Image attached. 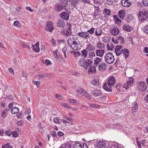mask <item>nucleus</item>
<instances>
[{
  "instance_id": "c03bdc74",
  "label": "nucleus",
  "mask_w": 148,
  "mask_h": 148,
  "mask_svg": "<svg viewBox=\"0 0 148 148\" xmlns=\"http://www.w3.org/2000/svg\"><path fill=\"white\" fill-rule=\"evenodd\" d=\"M14 26L17 27H20L21 26V24L20 22L17 21H14Z\"/></svg>"
},
{
  "instance_id": "20e7f679",
  "label": "nucleus",
  "mask_w": 148,
  "mask_h": 148,
  "mask_svg": "<svg viewBox=\"0 0 148 148\" xmlns=\"http://www.w3.org/2000/svg\"><path fill=\"white\" fill-rule=\"evenodd\" d=\"M134 83L133 78L132 77H129V80L123 84V87L126 89H128Z\"/></svg>"
},
{
  "instance_id": "79ce46f5",
  "label": "nucleus",
  "mask_w": 148,
  "mask_h": 148,
  "mask_svg": "<svg viewBox=\"0 0 148 148\" xmlns=\"http://www.w3.org/2000/svg\"><path fill=\"white\" fill-rule=\"evenodd\" d=\"M83 95H84L85 97L87 98L88 99H91L90 96L88 93L86 92L85 90L84 92V94Z\"/></svg>"
},
{
  "instance_id": "0e129e2a",
  "label": "nucleus",
  "mask_w": 148,
  "mask_h": 148,
  "mask_svg": "<svg viewBox=\"0 0 148 148\" xmlns=\"http://www.w3.org/2000/svg\"><path fill=\"white\" fill-rule=\"evenodd\" d=\"M56 97L59 99H62V96L60 95L56 94Z\"/></svg>"
},
{
  "instance_id": "f3484780",
  "label": "nucleus",
  "mask_w": 148,
  "mask_h": 148,
  "mask_svg": "<svg viewBox=\"0 0 148 148\" xmlns=\"http://www.w3.org/2000/svg\"><path fill=\"white\" fill-rule=\"evenodd\" d=\"M86 49L89 52H90L94 51L95 49V48L92 45L89 44L87 45Z\"/></svg>"
},
{
  "instance_id": "680f3d73",
  "label": "nucleus",
  "mask_w": 148,
  "mask_h": 148,
  "mask_svg": "<svg viewBox=\"0 0 148 148\" xmlns=\"http://www.w3.org/2000/svg\"><path fill=\"white\" fill-rule=\"evenodd\" d=\"M12 136L14 137H16L18 136L17 133L14 131H13L12 132Z\"/></svg>"
},
{
  "instance_id": "4be33fe9",
  "label": "nucleus",
  "mask_w": 148,
  "mask_h": 148,
  "mask_svg": "<svg viewBox=\"0 0 148 148\" xmlns=\"http://www.w3.org/2000/svg\"><path fill=\"white\" fill-rule=\"evenodd\" d=\"M102 59L99 57L97 58L94 61V65L95 66H97L100 65V62H101Z\"/></svg>"
},
{
  "instance_id": "09e8293b",
  "label": "nucleus",
  "mask_w": 148,
  "mask_h": 148,
  "mask_svg": "<svg viewBox=\"0 0 148 148\" xmlns=\"http://www.w3.org/2000/svg\"><path fill=\"white\" fill-rule=\"evenodd\" d=\"M147 17L146 16H145V14H144V15H143V17H142L141 18H139V19L141 21H145L147 19Z\"/></svg>"
},
{
  "instance_id": "de8ad7c7",
  "label": "nucleus",
  "mask_w": 148,
  "mask_h": 148,
  "mask_svg": "<svg viewBox=\"0 0 148 148\" xmlns=\"http://www.w3.org/2000/svg\"><path fill=\"white\" fill-rule=\"evenodd\" d=\"M146 14L145 12H140L138 14V17L139 18H141L142 17H143V15L145 14Z\"/></svg>"
},
{
  "instance_id": "f704fd0d",
  "label": "nucleus",
  "mask_w": 148,
  "mask_h": 148,
  "mask_svg": "<svg viewBox=\"0 0 148 148\" xmlns=\"http://www.w3.org/2000/svg\"><path fill=\"white\" fill-rule=\"evenodd\" d=\"M82 55L84 57V58L87 57L88 51L86 49L83 50L81 51Z\"/></svg>"
},
{
  "instance_id": "72a5a7b5",
  "label": "nucleus",
  "mask_w": 148,
  "mask_h": 148,
  "mask_svg": "<svg viewBox=\"0 0 148 148\" xmlns=\"http://www.w3.org/2000/svg\"><path fill=\"white\" fill-rule=\"evenodd\" d=\"M117 42H120L121 43H124V38L121 36H119L117 38Z\"/></svg>"
},
{
  "instance_id": "6e6552de",
  "label": "nucleus",
  "mask_w": 148,
  "mask_h": 148,
  "mask_svg": "<svg viewBox=\"0 0 148 148\" xmlns=\"http://www.w3.org/2000/svg\"><path fill=\"white\" fill-rule=\"evenodd\" d=\"M54 29L53 23L51 22H48L47 23L45 30L50 32H52Z\"/></svg>"
},
{
  "instance_id": "69168bd1",
  "label": "nucleus",
  "mask_w": 148,
  "mask_h": 148,
  "mask_svg": "<svg viewBox=\"0 0 148 148\" xmlns=\"http://www.w3.org/2000/svg\"><path fill=\"white\" fill-rule=\"evenodd\" d=\"M51 134L52 136L54 137H56L57 136V134L56 132L54 131H53L51 133Z\"/></svg>"
},
{
  "instance_id": "7ed1b4c3",
  "label": "nucleus",
  "mask_w": 148,
  "mask_h": 148,
  "mask_svg": "<svg viewBox=\"0 0 148 148\" xmlns=\"http://www.w3.org/2000/svg\"><path fill=\"white\" fill-rule=\"evenodd\" d=\"M67 27L68 29H64L62 32V34L67 36H70L72 35V32L71 31V26L70 23H67Z\"/></svg>"
},
{
  "instance_id": "bf43d9fd",
  "label": "nucleus",
  "mask_w": 148,
  "mask_h": 148,
  "mask_svg": "<svg viewBox=\"0 0 148 148\" xmlns=\"http://www.w3.org/2000/svg\"><path fill=\"white\" fill-rule=\"evenodd\" d=\"M144 30L145 33L148 34V25H147L145 26Z\"/></svg>"
},
{
  "instance_id": "f8f14e48",
  "label": "nucleus",
  "mask_w": 148,
  "mask_h": 148,
  "mask_svg": "<svg viewBox=\"0 0 148 148\" xmlns=\"http://www.w3.org/2000/svg\"><path fill=\"white\" fill-rule=\"evenodd\" d=\"M97 148H105V144L104 142L100 141L96 144Z\"/></svg>"
},
{
  "instance_id": "864d4df0",
  "label": "nucleus",
  "mask_w": 148,
  "mask_h": 148,
  "mask_svg": "<svg viewBox=\"0 0 148 148\" xmlns=\"http://www.w3.org/2000/svg\"><path fill=\"white\" fill-rule=\"evenodd\" d=\"M143 5L145 6H148V0H143Z\"/></svg>"
},
{
  "instance_id": "8fccbe9b",
  "label": "nucleus",
  "mask_w": 148,
  "mask_h": 148,
  "mask_svg": "<svg viewBox=\"0 0 148 148\" xmlns=\"http://www.w3.org/2000/svg\"><path fill=\"white\" fill-rule=\"evenodd\" d=\"M104 12L106 13L107 15H109L110 14V11L109 9H105L104 10Z\"/></svg>"
},
{
  "instance_id": "0eeeda50",
  "label": "nucleus",
  "mask_w": 148,
  "mask_h": 148,
  "mask_svg": "<svg viewBox=\"0 0 148 148\" xmlns=\"http://www.w3.org/2000/svg\"><path fill=\"white\" fill-rule=\"evenodd\" d=\"M110 33L114 36H117L119 33V29L116 27H111L110 29Z\"/></svg>"
},
{
  "instance_id": "a878e982",
  "label": "nucleus",
  "mask_w": 148,
  "mask_h": 148,
  "mask_svg": "<svg viewBox=\"0 0 148 148\" xmlns=\"http://www.w3.org/2000/svg\"><path fill=\"white\" fill-rule=\"evenodd\" d=\"M57 25L59 27H62L64 25V23L62 20H59L57 23Z\"/></svg>"
},
{
  "instance_id": "473e14b6",
  "label": "nucleus",
  "mask_w": 148,
  "mask_h": 148,
  "mask_svg": "<svg viewBox=\"0 0 148 148\" xmlns=\"http://www.w3.org/2000/svg\"><path fill=\"white\" fill-rule=\"evenodd\" d=\"M18 108L17 107H15L12 109L11 112L12 114H16L19 112Z\"/></svg>"
},
{
  "instance_id": "e2e57ef3",
  "label": "nucleus",
  "mask_w": 148,
  "mask_h": 148,
  "mask_svg": "<svg viewBox=\"0 0 148 148\" xmlns=\"http://www.w3.org/2000/svg\"><path fill=\"white\" fill-rule=\"evenodd\" d=\"M51 63V61L47 59L45 60V64L47 66L49 65Z\"/></svg>"
},
{
  "instance_id": "1a4fd4ad",
  "label": "nucleus",
  "mask_w": 148,
  "mask_h": 148,
  "mask_svg": "<svg viewBox=\"0 0 148 148\" xmlns=\"http://www.w3.org/2000/svg\"><path fill=\"white\" fill-rule=\"evenodd\" d=\"M123 49L121 46H116L115 48V52L117 56L120 55L122 53Z\"/></svg>"
},
{
  "instance_id": "3c124183",
  "label": "nucleus",
  "mask_w": 148,
  "mask_h": 148,
  "mask_svg": "<svg viewBox=\"0 0 148 148\" xmlns=\"http://www.w3.org/2000/svg\"><path fill=\"white\" fill-rule=\"evenodd\" d=\"M57 50L55 52H54V55L55 56V57L56 58V59L58 60H59L60 58H59V56L58 55L57 52H58V51H57Z\"/></svg>"
},
{
  "instance_id": "cd10ccee",
  "label": "nucleus",
  "mask_w": 148,
  "mask_h": 148,
  "mask_svg": "<svg viewBox=\"0 0 148 148\" xmlns=\"http://www.w3.org/2000/svg\"><path fill=\"white\" fill-rule=\"evenodd\" d=\"M91 93L95 96H100L101 94V92L98 90H94L92 91Z\"/></svg>"
},
{
  "instance_id": "ea45409f",
  "label": "nucleus",
  "mask_w": 148,
  "mask_h": 148,
  "mask_svg": "<svg viewBox=\"0 0 148 148\" xmlns=\"http://www.w3.org/2000/svg\"><path fill=\"white\" fill-rule=\"evenodd\" d=\"M74 148H81V145L79 143H75L74 144Z\"/></svg>"
},
{
  "instance_id": "338daca9",
  "label": "nucleus",
  "mask_w": 148,
  "mask_h": 148,
  "mask_svg": "<svg viewBox=\"0 0 148 148\" xmlns=\"http://www.w3.org/2000/svg\"><path fill=\"white\" fill-rule=\"evenodd\" d=\"M23 121H19V122H17V125L18 126H20L21 125L23 124Z\"/></svg>"
},
{
  "instance_id": "6ab92c4d",
  "label": "nucleus",
  "mask_w": 148,
  "mask_h": 148,
  "mask_svg": "<svg viewBox=\"0 0 148 148\" xmlns=\"http://www.w3.org/2000/svg\"><path fill=\"white\" fill-rule=\"evenodd\" d=\"M32 49L35 52L38 53L39 51V42H38L36 43L34 45L32 44Z\"/></svg>"
},
{
  "instance_id": "052dcab7",
  "label": "nucleus",
  "mask_w": 148,
  "mask_h": 148,
  "mask_svg": "<svg viewBox=\"0 0 148 148\" xmlns=\"http://www.w3.org/2000/svg\"><path fill=\"white\" fill-rule=\"evenodd\" d=\"M31 112V110L29 108H27L25 111V113L26 114H29Z\"/></svg>"
},
{
  "instance_id": "603ef678",
  "label": "nucleus",
  "mask_w": 148,
  "mask_h": 148,
  "mask_svg": "<svg viewBox=\"0 0 148 148\" xmlns=\"http://www.w3.org/2000/svg\"><path fill=\"white\" fill-rule=\"evenodd\" d=\"M80 0H72V3H73L75 5H77L79 3V1Z\"/></svg>"
},
{
  "instance_id": "c9c22d12",
  "label": "nucleus",
  "mask_w": 148,
  "mask_h": 148,
  "mask_svg": "<svg viewBox=\"0 0 148 148\" xmlns=\"http://www.w3.org/2000/svg\"><path fill=\"white\" fill-rule=\"evenodd\" d=\"M113 18H114L115 19V22L116 23H121V20L118 18L117 15H114Z\"/></svg>"
},
{
  "instance_id": "c756f323",
  "label": "nucleus",
  "mask_w": 148,
  "mask_h": 148,
  "mask_svg": "<svg viewBox=\"0 0 148 148\" xmlns=\"http://www.w3.org/2000/svg\"><path fill=\"white\" fill-rule=\"evenodd\" d=\"M85 60L84 58H81L79 62V64L81 66H82L84 68V63H85Z\"/></svg>"
},
{
  "instance_id": "f03ea898",
  "label": "nucleus",
  "mask_w": 148,
  "mask_h": 148,
  "mask_svg": "<svg viewBox=\"0 0 148 148\" xmlns=\"http://www.w3.org/2000/svg\"><path fill=\"white\" fill-rule=\"evenodd\" d=\"M78 35L82 38L86 39L87 40H90L92 38V36L87 32H81L78 33Z\"/></svg>"
},
{
  "instance_id": "a18cd8bd",
  "label": "nucleus",
  "mask_w": 148,
  "mask_h": 148,
  "mask_svg": "<svg viewBox=\"0 0 148 148\" xmlns=\"http://www.w3.org/2000/svg\"><path fill=\"white\" fill-rule=\"evenodd\" d=\"M96 54L94 52H89L88 55L89 57L92 58L93 57L95 56Z\"/></svg>"
},
{
  "instance_id": "7c9ffc66",
  "label": "nucleus",
  "mask_w": 148,
  "mask_h": 148,
  "mask_svg": "<svg viewBox=\"0 0 148 148\" xmlns=\"http://www.w3.org/2000/svg\"><path fill=\"white\" fill-rule=\"evenodd\" d=\"M138 108V106L137 103H135L133 105L132 109V113H134L136 112V110Z\"/></svg>"
},
{
  "instance_id": "aec40b11",
  "label": "nucleus",
  "mask_w": 148,
  "mask_h": 148,
  "mask_svg": "<svg viewBox=\"0 0 148 148\" xmlns=\"http://www.w3.org/2000/svg\"><path fill=\"white\" fill-rule=\"evenodd\" d=\"M112 86L108 84L105 83L104 85L103 88L106 91H112Z\"/></svg>"
},
{
  "instance_id": "39448f33",
  "label": "nucleus",
  "mask_w": 148,
  "mask_h": 148,
  "mask_svg": "<svg viewBox=\"0 0 148 148\" xmlns=\"http://www.w3.org/2000/svg\"><path fill=\"white\" fill-rule=\"evenodd\" d=\"M138 84L137 88L139 91L143 92L147 89V88L144 82H139Z\"/></svg>"
},
{
  "instance_id": "ddd939ff",
  "label": "nucleus",
  "mask_w": 148,
  "mask_h": 148,
  "mask_svg": "<svg viewBox=\"0 0 148 148\" xmlns=\"http://www.w3.org/2000/svg\"><path fill=\"white\" fill-rule=\"evenodd\" d=\"M130 2L128 0H122L121 3L123 6L125 7H129L131 5Z\"/></svg>"
},
{
  "instance_id": "774afa93",
  "label": "nucleus",
  "mask_w": 148,
  "mask_h": 148,
  "mask_svg": "<svg viewBox=\"0 0 148 148\" xmlns=\"http://www.w3.org/2000/svg\"><path fill=\"white\" fill-rule=\"evenodd\" d=\"M81 148H88L86 143H83L81 145Z\"/></svg>"
},
{
  "instance_id": "a211bd4d",
  "label": "nucleus",
  "mask_w": 148,
  "mask_h": 148,
  "mask_svg": "<svg viewBox=\"0 0 148 148\" xmlns=\"http://www.w3.org/2000/svg\"><path fill=\"white\" fill-rule=\"evenodd\" d=\"M104 49H97L95 53L97 56L101 57L103 56L104 53Z\"/></svg>"
},
{
  "instance_id": "a19ab883",
  "label": "nucleus",
  "mask_w": 148,
  "mask_h": 148,
  "mask_svg": "<svg viewBox=\"0 0 148 148\" xmlns=\"http://www.w3.org/2000/svg\"><path fill=\"white\" fill-rule=\"evenodd\" d=\"M74 50H77L78 49V45L77 44L73 45L70 46Z\"/></svg>"
},
{
  "instance_id": "9d476101",
  "label": "nucleus",
  "mask_w": 148,
  "mask_h": 148,
  "mask_svg": "<svg viewBox=\"0 0 148 148\" xmlns=\"http://www.w3.org/2000/svg\"><path fill=\"white\" fill-rule=\"evenodd\" d=\"M98 69L99 70L103 71H105L107 68V66L106 64L104 63H103L98 66Z\"/></svg>"
},
{
  "instance_id": "9b49d317",
  "label": "nucleus",
  "mask_w": 148,
  "mask_h": 148,
  "mask_svg": "<svg viewBox=\"0 0 148 148\" xmlns=\"http://www.w3.org/2000/svg\"><path fill=\"white\" fill-rule=\"evenodd\" d=\"M92 63V61L89 59H87L85 60L84 66V68L87 69L89 66H90L91 65Z\"/></svg>"
},
{
  "instance_id": "dca6fc26",
  "label": "nucleus",
  "mask_w": 148,
  "mask_h": 148,
  "mask_svg": "<svg viewBox=\"0 0 148 148\" xmlns=\"http://www.w3.org/2000/svg\"><path fill=\"white\" fill-rule=\"evenodd\" d=\"M123 29L127 32H131L133 30V28L127 24H125L123 27Z\"/></svg>"
},
{
  "instance_id": "58836bf2",
  "label": "nucleus",
  "mask_w": 148,
  "mask_h": 148,
  "mask_svg": "<svg viewBox=\"0 0 148 148\" xmlns=\"http://www.w3.org/2000/svg\"><path fill=\"white\" fill-rule=\"evenodd\" d=\"M101 34V30L99 28L97 29L95 32V34L97 36H100Z\"/></svg>"
},
{
  "instance_id": "49530a36",
  "label": "nucleus",
  "mask_w": 148,
  "mask_h": 148,
  "mask_svg": "<svg viewBox=\"0 0 148 148\" xmlns=\"http://www.w3.org/2000/svg\"><path fill=\"white\" fill-rule=\"evenodd\" d=\"M95 28L94 27H92L89 30L87 31L88 33L89 32L90 34H92L94 32Z\"/></svg>"
},
{
  "instance_id": "4d7b16f0",
  "label": "nucleus",
  "mask_w": 148,
  "mask_h": 148,
  "mask_svg": "<svg viewBox=\"0 0 148 148\" xmlns=\"http://www.w3.org/2000/svg\"><path fill=\"white\" fill-rule=\"evenodd\" d=\"M81 55V53L79 52L76 51L74 54V56L75 57L79 56Z\"/></svg>"
},
{
  "instance_id": "f257e3e1",
  "label": "nucleus",
  "mask_w": 148,
  "mask_h": 148,
  "mask_svg": "<svg viewBox=\"0 0 148 148\" xmlns=\"http://www.w3.org/2000/svg\"><path fill=\"white\" fill-rule=\"evenodd\" d=\"M104 59L107 63L112 64L114 60V58L112 53L108 52L105 55Z\"/></svg>"
},
{
  "instance_id": "c85d7f7f",
  "label": "nucleus",
  "mask_w": 148,
  "mask_h": 148,
  "mask_svg": "<svg viewBox=\"0 0 148 148\" xmlns=\"http://www.w3.org/2000/svg\"><path fill=\"white\" fill-rule=\"evenodd\" d=\"M114 44L112 42H109L107 45V48L108 50H112L114 48Z\"/></svg>"
},
{
  "instance_id": "5fc2aeb1",
  "label": "nucleus",
  "mask_w": 148,
  "mask_h": 148,
  "mask_svg": "<svg viewBox=\"0 0 148 148\" xmlns=\"http://www.w3.org/2000/svg\"><path fill=\"white\" fill-rule=\"evenodd\" d=\"M7 115V114L6 113V110H4L3 111L1 114V116L3 117H5Z\"/></svg>"
},
{
  "instance_id": "37998d69",
  "label": "nucleus",
  "mask_w": 148,
  "mask_h": 148,
  "mask_svg": "<svg viewBox=\"0 0 148 148\" xmlns=\"http://www.w3.org/2000/svg\"><path fill=\"white\" fill-rule=\"evenodd\" d=\"M61 105L62 106L65 107L66 108H72L71 107L68 105L67 103H62L61 104Z\"/></svg>"
},
{
  "instance_id": "13d9d810",
  "label": "nucleus",
  "mask_w": 148,
  "mask_h": 148,
  "mask_svg": "<svg viewBox=\"0 0 148 148\" xmlns=\"http://www.w3.org/2000/svg\"><path fill=\"white\" fill-rule=\"evenodd\" d=\"M60 148H71V145L70 144H66L64 147H60Z\"/></svg>"
},
{
  "instance_id": "2f4dec72",
  "label": "nucleus",
  "mask_w": 148,
  "mask_h": 148,
  "mask_svg": "<svg viewBox=\"0 0 148 148\" xmlns=\"http://www.w3.org/2000/svg\"><path fill=\"white\" fill-rule=\"evenodd\" d=\"M97 47L99 49H102L105 47V46L103 43L99 42L97 44Z\"/></svg>"
},
{
  "instance_id": "2eb2a0df",
  "label": "nucleus",
  "mask_w": 148,
  "mask_h": 148,
  "mask_svg": "<svg viewBox=\"0 0 148 148\" xmlns=\"http://www.w3.org/2000/svg\"><path fill=\"white\" fill-rule=\"evenodd\" d=\"M115 82L116 79L115 78L113 77H111L108 79L107 84H109V85H110L111 86H113Z\"/></svg>"
},
{
  "instance_id": "4468645a",
  "label": "nucleus",
  "mask_w": 148,
  "mask_h": 148,
  "mask_svg": "<svg viewBox=\"0 0 148 148\" xmlns=\"http://www.w3.org/2000/svg\"><path fill=\"white\" fill-rule=\"evenodd\" d=\"M65 6L64 7L62 5L59 4H56L55 6V10L56 11L60 12L63 9H64Z\"/></svg>"
},
{
  "instance_id": "393cba45",
  "label": "nucleus",
  "mask_w": 148,
  "mask_h": 148,
  "mask_svg": "<svg viewBox=\"0 0 148 148\" xmlns=\"http://www.w3.org/2000/svg\"><path fill=\"white\" fill-rule=\"evenodd\" d=\"M95 66L94 65L92 67L91 66L89 67L88 71L89 74L91 73H95L96 71Z\"/></svg>"
},
{
  "instance_id": "423d86ee",
  "label": "nucleus",
  "mask_w": 148,
  "mask_h": 148,
  "mask_svg": "<svg viewBox=\"0 0 148 148\" xmlns=\"http://www.w3.org/2000/svg\"><path fill=\"white\" fill-rule=\"evenodd\" d=\"M71 13L70 11H67L62 12L60 15V18H62L65 20H67L69 19V14Z\"/></svg>"
},
{
  "instance_id": "412c9836",
  "label": "nucleus",
  "mask_w": 148,
  "mask_h": 148,
  "mask_svg": "<svg viewBox=\"0 0 148 148\" xmlns=\"http://www.w3.org/2000/svg\"><path fill=\"white\" fill-rule=\"evenodd\" d=\"M125 15V12L123 10H120L119 11L118 15L121 19H122L124 18Z\"/></svg>"
},
{
  "instance_id": "5701e85b",
  "label": "nucleus",
  "mask_w": 148,
  "mask_h": 148,
  "mask_svg": "<svg viewBox=\"0 0 148 148\" xmlns=\"http://www.w3.org/2000/svg\"><path fill=\"white\" fill-rule=\"evenodd\" d=\"M99 81L98 79L97 78H95L93 80H92L90 83L92 85L95 86H97L99 84Z\"/></svg>"
},
{
  "instance_id": "4c0bfd02",
  "label": "nucleus",
  "mask_w": 148,
  "mask_h": 148,
  "mask_svg": "<svg viewBox=\"0 0 148 148\" xmlns=\"http://www.w3.org/2000/svg\"><path fill=\"white\" fill-rule=\"evenodd\" d=\"M67 48L66 47H64L62 50V52L64 54L65 58H66L67 57Z\"/></svg>"
},
{
  "instance_id": "e433bc0d",
  "label": "nucleus",
  "mask_w": 148,
  "mask_h": 148,
  "mask_svg": "<svg viewBox=\"0 0 148 148\" xmlns=\"http://www.w3.org/2000/svg\"><path fill=\"white\" fill-rule=\"evenodd\" d=\"M74 38L73 37H70L69 38L68 40V42L69 45L71 46L72 45V44L73 43V41L74 40Z\"/></svg>"
},
{
  "instance_id": "b1692460",
  "label": "nucleus",
  "mask_w": 148,
  "mask_h": 148,
  "mask_svg": "<svg viewBox=\"0 0 148 148\" xmlns=\"http://www.w3.org/2000/svg\"><path fill=\"white\" fill-rule=\"evenodd\" d=\"M123 51L122 53H123L125 59H126L129 55V51L127 49H125L123 50Z\"/></svg>"
},
{
  "instance_id": "6e6d98bb",
  "label": "nucleus",
  "mask_w": 148,
  "mask_h": 148,
  "mask_svg": "<svg viewBox=\"0 0 148 148\" xmlns=\"http://www.w3.org/2000/svg\"><path fill=\"white\" fill-rule=\"evenodd\" d=\"M5 134L8 136H10L12 134V132H11V130H8V131H6Z\"/></svg>"
},
{
  "instance_id": "bb28decb",
  "label": "nucleus",
  "mask_w": 148,
  "mask_h": 148,
  "mask_svg": "<svg viewBox=\"0 0 148 148\" xmlns=\"http://www.w3.org/2000/svg\"><path fill=\"white\" fill-rule=\"evenodd\" d=\"M84 90L83 89H81L79 90H77L76 92V94L78 96H81L84 94Z\"/></svg>"
}]
</instances>
